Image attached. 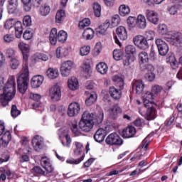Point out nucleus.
Listing matches in <instances>:
<instances>
[{
	"label": "nucleus",
	"mask_w": 182,
	"mask_h": 182,
	"mask_svg": "<svg viewBox=\"0 0 182 182\" xmlns=\"http://www.w3.org/2000/svg\"><path fill=\"white\" fill-rule=\"evenodd\" d=\"M134 134H136V128L133 126H130L123 129L122 136L124 139H130V137H133Z\"/></svg>",
	"instance_id": "18"
},
{
	"label": "nucleus",
	"mask_w": 182,
	"mask_h": 182,
	"mask_svg": "<svg viewBox=\"0 0 182 182\" xmlns=\"http://www.w3.org/2000/svg\"><path fill=\"white\" fill-rule=\"evenodd\" d=\"M163 90V87L160 85H154L151 87V92L153 93L154 96L156 97Z\"/></svg>",
	"instance_id": "51"
},
{
	"label": "nucleus",
	"mask_w": 182,
	"mask_h": 182,
	"mask_svg": "<svg viewBox=\"0 0 182 182\" xmlns=\"http://www.w3.org/2000/svg\"><path fill=\"white\" fill-rule=\"evenodd\" d=\"M42 83H43V76L42 75H35L31 80V85L33 89L40 87Z\"/></svg>",
	"instance_id": "17"
},
{
	"label": "nucleus",
	"mask_w": 182,
	"mask_h": 182,
	"mask_svg": "<svg viewBox=\"0 0 182 182\" xmlns=\"http://www.w3.org/2000/svg\"><path fill=\"white\" fill-rule=\"evenodd\" d=\"M73 68V63L70 60L65 61L62 63L60 67V73L61 75L64 77H66L70 75L72 68Z\"/></svg>",
	"instance_id": "11"
},
{
	"label": "nucleus",
	"mask_w": 182,
	"mask_h": 182,
	"mask_svg": "<svg viewBox=\"0 0 182 182\" xmlns=\"http://www.w3.org/2000/svg\"><path fill=\"white\" fill-rule=\"evenodd\" d=\"M75 146L76 149L74 151V154L75 156H80V154H82L83 153V151L85 149L83 148V144H82L80 142H75Z\"/></svg>",
	"instance_id": "43"
},
{
	"label": "nucleus",
	"mask_w": 182,
	"mask_h": 182,
	"mask_svg": "<svg viewBox=\"0 0 182 182\" xmlns=\"http://www.w3.org/2000/svg\"><path fill=\"white\" fill-rule=\"evenodd\" d=\"M146 17L147 21L149 22H151V23H154V25H157L159 23V14L157 12L150 10V9H146Z\"/></svg>",
	"instance_id": "13"
},
{
	"label": "nucleus",
	"mask_w": 182,
	"mask_h": 182,
	"mask_svg": "<svg viewBox=\"0 0 182 182\" xmlns=\"http://www.w3.org/2000/svg\"><path fill=\"white\" fill-rule=\"evenodd\" d=\"M113 58L115 60H122L123 59V51L122 50H114Z\"/></svg>",
	"instance_id": "47"
},
{
	"label": "nucleus",
	"mask_w": 182,
	"mask_h": 182,
	"mask_svg": "<svg viewBox=\"0 0 182 182\" xmlns=\"http://www.w3.org/2000/svg\"><path fill=\"white\" fill-rule=\"evenodd\" d=\"M136 25L139 29H146V26H147L146 17L141 14L138 15Z\"/></svg>",
	"instance_id": "21"
},
{
	"label": "nucleus",
	"mask_w": 182,
	"mask_h": 182,
	"mask_svg": "<svg viewBox=\"0 0 182 182\" xmlns=\"http://www.w3.org/2000/svg\"><path fill=\"white\" fill-rule=\"evenodd\" d=\"M113 82L119 87V89H123V87L124 86V81L123 80V78L119 75H115L112 78Z\"/></svg>",
	"instance_id": "35"
},
{
	"label": "nucleus",
	"mask_w": 182,
	"mask_h": 182,
	"mask_svg": "<svg viewBox=\"0 0 182 182\" xmlns=\"http://www.w3.org/2000/svg\"><path fill=\"white\" fill-rule=\"evenodd\" d=\"M116 33L121 41L127 39V31L124 26H119L116 29Z\"/></svg>",
	"instance_id": "24"
},
{
	"label": "nucleus",
	"mask_w": 182,
	"mask_h": 182,
	"mask_svg": "<svg viewBox=\"0 0 182 182\" xmlns=\"http://www.w3.org/2000/svg\"><path fill=\"white\" fill-rule=\"evenodd\" d=\"M43 138L39 135H36L32 139V145L36 151H39L43 147Z\"/></svg>",
	"instance_id": "15"
},
{
	"label": "nucleus",
	"mask_w": 182,
	"mask_h": 182,
	"mask_svg": "<svg viewBox=\"0 0 182 182\" xmlns=\"http://www.w3.org/2000/svg\"><path fill=\"white\" fill-rule=\"evenodd\" d=\"M139 63H141V68L144 67V63H147V62H149V54H147L146 51L139 53Z\"/></svg>",
	"instance_id": "27"
},
{
	"label": "nucleus",
	"mask_w": 182,
	"mask_h": 182,
	"mask_svg": "<svg viewBox=\"0 0 182 182\" xmlns=\"http://www.w3.org/2000/svg\"><path fill=\"white\" fill-rule=\"evenodd\" d=\"M16 25V21L14 18H9L4 23V29L9 31L11 28H14Z\"/></svg>",
	"instance_id": "37"
},
{
	"label": "nucleus",
	"mask_w": 182,
	"mask_h": 182,
	"mask_svg": "<svg viewBox=\"0 0 182 182\" xmlns=\"http://www.w3.org/2000/svg\"><path fill=\"white\" fill-rule=\"evenodd\" d=\"M133 41L134 46L139 48V49H147L149 48V43H147V40L143 36H136Z\"/></svg>",
	"instance_id": "10"
},
{
	"label": "nucleus",
	"mask_w": 182,
	"mask_h": 182,
	"mask_svg": "<svg viewBox=\"0 0 182 182\" xmlns=\"http://www.w3.org/2000/svg\"><path fill=\"white\" fill-rule=\"evenodd\" d=\"M119 12L121 16H126V15H129V14H130V7L127 5L122 4L119 6Z\"/></svg>",
	"instance_id": "31"
},
{
	"label": "nucleus",
	"mask_w": 182,
	"mask_h": 182,
	"mask_svg": "<svg viewBox=\"0 0 182 182\" xmlns=\"http://www.w3.org/2000/svg\"><path fill=\"white\" fill-rule=\"evenodd\" d=\"M11 132L9 131H6L2 136L0 144L3 146V147H6L8 144H9V142L11 141Z\"/></svg>",
	"instance_id": "22"
},
{
	"label": "nucleus",
	"mask_w": 182,
	"mask_h": 182,
	"mask_svg": "<svg viewBox=\"0 0 182 182\" xmlns=\"http://www.w3.org/2000/svg\"><path fill=\"white\" fill-rule=\"evenodd\" d=\"M36 163H39L44 168L45 171H43L41 167L39 166H35L33 168V171L36 173V174H39L40 176H46L47 174H49V173H52L53 171V166H52V164L49 161L47 160H38L36 161Z\"/></svg>",
	"instance_id": "5"
},
{
	"label": "nucleus",
	"mask_w": 182,
	"mask_h": 182,
	"mask_svg": "<svg viewBox=\"0 0 182 182\" xmlns=\"http://www.w3.org/2000/svg\"><path fill=\"white\" fill-rule=\"evenodd\" d=\"M122 112V109L119 105H115L112 106L109 110V114L110 119H116L117 117V114Z\"/></svg>",
	"instance_id": "23"
},
{
	"label": "nucleus",
	"mask_w": 182,
	"mask_h": 182,
	"mask_svg": "<svg viewBox=\"0 0 182 182\" xmlns=\"http://www.w3.org/2000/svg\"><path fill=\"white\" fill-rule=\"evenodd\" d=\"M49 96L54 102L60 100V97H62L60 87H59V85L52 87L49 90Z\"/></svg>",
	"instance_id": "12"
},
{
	"label": "nucleus",
	"mask_w": 182,
	"mask_h": 182,
	"mask_svg": "<svg viewBox=\"0 0 182 182\" xmlns=\"http://www.w3.org/2000/svg\"><path fill=\"white\" fill-rule=\"evenodd\" d=\"M155 98L154 95L150 91L146 92L143 96L144 106L147 108L146 120H154L156 119V109L153 107Z\"/></svg>",
	"instance_id": "3"
},
{
	"label": "nucleus",
	"mask_w": 182,
	"mask_h": 182,
	"mask_svg": "<svg viewBox=\"0 0 182 182\" xmlns=\"http://www.w3.org/2000/svg\"><path fill=\"white\" fill-rule=\"evenodd\" d=\"M23 24L24 26H31L32 25V19L31 16H25L23 18Z\"/></svg>",
	"instance_id": "56"
},
{
	"label": "nucleus",
	"mask_w": 182,
	"mask_h": 182,
	"mask_svg": "<svg viewBox=\"0 0 182 182\" xmlns=\"http://www.w3.org/2000/svg\"><path fill=\"white\" fill-rule=\"evenodd\" d=\"M6 55L9 59H14V58H15L16 51L14 48H9L6 50Z\"/></svg>",
	"instance_id": "59"
},
{
	"label": "nucleus",
	"mask_w": 182,
	"mask_h": 182,
	"mask_svg": "<svg viewBox=\"0 0 182 182\" xmlns=\"http://www.w3.org/2000/svg\"><path fill=\"white\" fill-rule=\"evenodd\" d=\"M90 53V46H85L82 47L80 50V56H87Z\"/></svg>",
	"instance_id": "50"
},
{
	"label": "nucleus",
	"mask_w": 182,
	"mask_h": 182,
	"mask_svg": "<svg viewBox=\"0 0 182 182\" xmlns=\"http://www.w3.org/2000/svg\"><path fill=\"white\" fill-rule=\"evenodd\" d=\"M93 11L95 16H97V18H100L102 16V6L100 4H99V3H94Z\"/></svg>",
	"instance_id": "38"
},
{
	"label": "nucleus",
	"mask_w": 182,
	"mask_h": 182,
	"mask_svg": "<svg viewBox=\"0 0 182 182\" xmlns=\"http://www.w3.org/2000/svg\"><path fill=\"white\" fill-rule=\"evenodd\" d=\"M107 144H110L111 146L117 145L122 146L123 144V139L116 133L110 134L105 140Z\"/></svg>",
	"instance_id": "9"
},
{
	"label": "nucleus",
	"mask_w": 182,
	"mask_h": 182,
	"mask_svg": "<svg viewBox=\"0 0 182 182\" xmlns=\"http://www.w3.org/2000/svg\"><path fill=\"white\" fill-rule=\"evenodd\" d=\"M50 43L53 46L56 45L58 42H65L68 39V33L65 31H60L58 33V30L55 28H52L50 33Z\"/></svg>",
	"instance_id": "6"
},
{
	"label": "nucleus",
	"mask_w": 182,
	"mask_h": 182,
	"mask_svg": "<svg viewBox=\"0 0 182 182\" xmlns=\"http://www.w3.org/2000/svg\"><path fill=\"white\" fill-rule=\"evenodd\" d=\"M166 41L172 45L182 44V33L178 32L172 33L171 36L166 38Z\"/></svg>",
	"instance_id": "14"
},
{
	"label": "nucleus",
	"mask_w": 182,
	"mask_h": 182,
	"mask_svg": "<svg viewBox=\"0 0 182 182\" xmlns=\"http://www.w3.org/2000/svg\"><path fill=\"white\" fill-rule=\"evenodd\" d=\"M66 16V14L65 13V10L60 9L57 11L55 15V22L56 23H61L65 17Z\"/></svg>",
	"instance_id": "29"
},
{
	"label": "nucleus",
	"mask_w": 182,
	"mask_h": 182,
	"mask_svg": "<svg viewBox=\"0 0 182 182\" xmlns=\"http://www.w3.org/2000/svg\"><path fill=\"white\" fill-rule=\"evenodd\" d=\"M71 132L75 136H80L82 134V129L77 127V124L73 123L71 125Z\"/></svg>",
	"instance_id": "46"
},
{
	"label": "nucleus",
	"mask_w": 182,
	"mask_h": 182,
	"mask_svg": "<svg viewBox=\"0 0 182 182\" xmlns=\"http://www.w3.org/2000/svg\"><path fill=\"white\" fill-rule=\"evenodd\" d=\"M127 22L130 28H133L135 25L136 18L133 16H129L127 18Z\"/></svg>",
	"instance_id": "62"
},
{
	"label": "nucleus",
	"mask_w": 182,
	"mask_h": 182,
	"mask_svg": "<svg viewBox=\"0 0 182 182\" xmlns=\"http://www.w3.org/2000/svg\"><path fill=\"white\" fill-rule=\"evenodd\" d=\"M144 77L148 82H153L156 77V75H154V73H146Z\"/></svg>",
	"instance_id": "60"
},
{
	"label": "nucleus",
	"mask_w": 182,
	"mask_h": 182,
	"mask_svg": "<svg viewBox=\"0 0 182 182\" xmlns=\"http://www.w3.org/2000/svg\"><path fill=\"white\" fill-rule=\"evenodd\" d=\"M16 38L21 39L22 36V32H23V28H22V23L21 21H17L14 26Z\"/></svg>",
	"instance_id": "26"
},
{
	"label": "nucleus",
	"mask_w": 182,
	"mask_h": 182,
	"mask_svg": "<svg viewBox=\"0 0 182 182\" xmlns=\"http://www.w3.org/2000/svg\"><path fill=\"white\" fill-rule=\"evenodd\" d=\"M145 68H142V70H146L147 73L154 72V66L151 64H147L144 65Z\"/></svg>",
	"instance_id": "64"
},
{
	"label": "nucleus",
	"mask_w": 182,
	"mask_h": 182,
	"mask_svg": "<svg viewBox=\"0 0 182 182\" xmlns=\"http://www.w3.org/2000/svg\"><path fill=\"white\" fill-rule=\"evenodd\" d=\"M4 41L6 43H11L15 41V37L12 34H6L4 36Z\"/></svg>",
	"instance_id": "57"
},
{
	"label": "nucleus",
	"mask_w": 182,
	"mask_h": 182,
	"mask_svg": "<svg viewBox=\"0 0 182 182\" xmlns=\"http://www.w3.org/2000/svg\"><path fill=\"white\" fill-rule=\"evenodd\" d=\"M94 36L95 31L91 28H87L82 33V38H84V39H86V41L93 39Z\"/></svg>",
	"instance_id": "28"
},
{
	"label": "nucleus",
	"mask_w": 182,
	"mask_h": 182,
	"mask_svg": "<svg viewBox=\"0 0 182 182\" xmlns=\"http://www.w3.org/2000/svg\"><path fill=\"white\" fill-rule=\"evenodd\" d=\"M11 114L12 117H18L21 114V111L18 109L16 105L11 106Z\"/></svg>",
	"instance_id": "54"
},
{
	"label": "nucleus",
	"mask_w": 182,
	"mask_h": 182,
	"mask_svg": "<svg viewBox=\"0 0 182 182\" xmlns=\"http://www.w3.org/2000/svg\"><path fill=\"white\" fill-rule=\"evenodd\" d=\"M16 86L15 77H9L4 88L3 94L0 95V103L2 106H8L9 102L15 97Z\"/></svg>",
	"instance_id": "2"
},
{
	"label": "nucleus",
	"mask_w": 182,
	"mask_h": 182,
	"mask_svg": "<svg viewBox=\"0 0 182 182\" xmlns=\"http://www.w3.org/2000/svg\"><path fill=\"white\" fill-rule=\"evenodd\" d=\"M132 90H135L137 95L143 93L144 90V82L142 80H135L132 82Z\"/></svg>",
	"instance_id": "16"
},
{
	"label": "nucleus",
	"mask_w": 182,
	"mask_h": 182,
	"mask_svg": "<svg viewBox=\"0 0 182 182\" xmlns=\"http://www.w3.org/2000/svg\"><path fill=\"white\" fill-rule=\"evenodd\" d=\"M29 84V67L28 64H24L22 68L21 74L17 78V87L18 92L22 95L28 90V85Z\"/></svg>",
	"instance_id": "4"
},
{
	"label": "nucleus",
	"mask_w": 182,
	"mask_h": 182,
	"mask_svg": "<svg viewBox=\"0 0 182 182\" xmlns=\"http://www.w3.org/2000/svg\"><path fill=\"white\" fill-rule=\"evenodd\" d=\"M33 36V33H32V30L31 29L26 30L23 34V38L26 41H29L32 39Z\"/></svg>",
	"instance_id": "53"
},
{
	"label": "nucleus",
	"mask_w": 182,
	"mask_h": 182,
	"mask_svg": "<svg viewBox=\"0 0 182 182\" xmlns=\"http://www.w3.org/2000/svg\"><path fill=\"white\" fill-rule=\"evenodd\" d=\"M159 31L161 35H165V33H167V26L165 24L159 25Z\"/></svg>",
	"instance_id": "63"
},
{
	"label": "nucleus",
	"mask_w": 182,
	"mask_h": 182,
	"mask_svg": "<svg viewBox=\"0 0 182 182\" xmlns=\"http://www.w3.org/2000/svg\"><path fill=\"white\" fill-rule=\"evenodd\" d=\"M100 52H102V44L100 43H97L93 51L94 56H97Z\"/></svg>",
	"instance_id": "58"
},
{
	"label": "nucleus",
	"mask_w": 182,
	"mask_h": 182,
	"mask_svg": "<svg viewBox=\"0 0 182 182\" xmlns=\"http://www.w3.org/2000/svg\"><path fill=\"white\" fill-rule=\"evenodd\" d=\"M109 26L110 23L109 21H105L104 23L99 26V28L97 29V32L101 35H105V33H106V31L109 29Z\"/></svg>",
	"instance_id": "30"
},
{
	"label": "nucleus",
	"mask_w": 182,
	"mask_h": 182,
	"mask_svg": "<svg viewBox=\"0 0 182 182\" xmlns=\"http://www.w3.org/2000/svg\"><path fill=\"white\" fill-rule=\"evenodd\" d=\"M68 86L70 90H77L79 89V81L76 77H71L68 80Z\"/></svg>",
	"instance_id": "20"
},
{
	"label": "nucleus",
	"mask_w": 182,
	"mask_h": 182,
	"mask_svg": "<svg viewBox=\"0 0 182 182\" xmlns=\"http://www.w3.org/2000/svg\"><path fill=\"white\" fill-rule=\"evenodd\" d=\"M126 55L128 56H134L136 55V47L132 45H129L125 48Z\"/></svg>",
	"instance_id": "42"
},
{
	"label": "nucleus",
	"mask_w": 182,
	"mask_h": 182,
	"mask_svg": "<svg viewBox=\"0 0 182 182\" xmlns=\"http://www.w3.org/2000/svg\"><path fill=\"white\" fill-rule=\"evenodd\" d=\"M20 63L17 58H11L10 60V66L11 69H18V67L19 66Z\"/></svg>",
	"instance_id": "52"
},
{
	"label": "nucleus",
	"mask_w": 182,
	"mask_h": 182,
	"mask_svg": "<svg viewBox=\"0 0 182 182\" xmlns=\"http://www.w3.org/2000/svg\"><path fill=\"white\" fill-rule=\"evenodd\" d=\"M40 14L42 16H46L50 13V7L48 5H44L40 7Z\"/></svg>",
	"instance_id": "44"
},
{
	"label": "nucleus",
	"mask_w": 182,
	"mask_h": 182,
	"mask_svg": "<svg viewBox=\"0 0 182 182\" xmlns=\"http://www.w3.org/2000/svg\"><path fill=\"white\" fill-rule=\"evenodd\" d=\"M18 46L22 53H29V45H28L23 42H20L18 43Z\"/></svg>",
	"instance_id": "48"
},
{
	"label": "nucleus",
	"mask_w": 182,
	"mask_h": 182,
	"mask_svg": "<svg viewBox=\"0 0 182 182\" xmlns=\"http://www.w3.org/2000/svg\"><path fill=\"white\" fill-rule=\"evenodd\" d=\"M105 113L103 110H100L96 114L89 111H85L82 113L81 119L78 123V126L82 132L89 133L92 132L93 126H99L103 122Z\"/></svg>",
	"instance_id": "1"
},
{
	"label": "nucleus",
	"mask_w": 182,
	"mask_h": 182,
	"mask_svg": "<svg viewBox=\"0 0 182 182\" xmlns=\"http://www.w3.org/2000/svg\"><path fill=\"white\" fill-rule=\"evenodd\" d=\"M90 25V19L84 18L82 21L79 23V28L80 29H83V28H86V26H89Z\"/></svg>",
	"instance_id": "55"
},
{
	"label": "nucleus",
	"mask_w": 182,
	"mask_h": 182,
	"mask_svg": "<svg viewBox=\"0 0 182 182\" xmlns=\"http://www.w3.org/2000/svg\"><path fill=\"white\" fill-rule=\"evenodd\" d=\"M82 73L85 77H89L92 74V68L88 63H84L82 65Z\"/></svg>",
	"instance_id": "36"
},
{
	"label": "nucleus",
	"mask_w": 182,
	"mask_h": 182,
	"mask_svg": "<svg viewBox=\"0 0 182 182\" xmlns=\"http://www.w3.org/2000/svg\"><path fill=\"white\" fill-rule=\"evenodd\" d=\"M145 35L148 41H153V39H154V36H156V33L153 31H148L146 32Z\"/></svg>",
	"instance_id": "61"
},
{
	"label": "nucleus",
	"mask_w": 182,
	"mask_h": 182,
	"mask_svg": "<svg viewBox=\"0 0 182 182\" xmlns=\"http://www.w3.org/2000/svg\"><path fill=\"white\" fill-rule=\"evenodd\" d=\"M134 62V55H125L123 59L124 66H130Z\"/></svg>",
	"instance_id": "40"
},
{
	"label": "nucleus",
	"mask_w": 182,
	"mask_h": 182,
	"mask_svg": "<svg viewBox=\"0 0 182 182\" xmlns=\"http://www.w3.org/2000/svg\"><path fill=\"white\" fill-rule=\"evenodd\" d=\"M97 100V96L96 95V94H90V97L85 100V105H87V106H92V105H93V103H95Z\"/></svg>",
	"instance_id": "45"
},
{
	"label": "nucleus",
	"mask_w": 182,
	"mask_h": 182,
	"mask_svg": "<svg viewBox=\"0 0 182 182\" xmlns=\"http://www.w3.org/2000/svg\"><path fill=\"white\" fill-rule=\"evenodd\" d=\"M80 112V104L77 102H71L68 105L67 114L69 117H75Z\"/></svg>",
	"instance_id": "7"
},
{
	"label": "nucleus",
	"mask_w": 182,
	"mask_h": 182,
	"mask_svg": "<svg viewBox=\"0 0 182 182\" xmlns=\"http://www.w3.org/2000/svg\"><path fill=\"white\" fill-rule=\"evenodd\" d=\"M155 43L161 56H166L167 53H168V45H167V43H165L161 38L156 39Z\"/></svg>",
	"instance_id": "8"
},
{
	"label": "nucleus",
	"mask_w": 182,
	"mask_h": 182,
	"mask_svg": "<svg viewBox=\"0 0 182 182\" xmlns=\"http://www.w3.org/2000/svg\"><path fill=\"white\" fill-rule=\"evenodd\" d=\"M66 55H68V50L66 49V48L58 47L56 49L57 58H64V56H66Z\"/></svg>",
	"instance_id": "39"
},
{
	"label": "nucleus",
	"mask_w": 182,
	"mask_h": 182,
	"mask_svg": "<svg viewBox=\"0 0 182 182\" xmlns=\"http://www.w3.org/2000/svg\"><path fill=\"white\" fill-rule=\"evenodd\" d=\"M109 95L114 100H119L122 97V91L114 87H111L109 88Z\"/></svg>",
	"instance_id": "25"
},
{
	"label": "nucleus",
	"mask_w": 182,
	"mask_h": 182,
	"mask_svg": "<svg viewBox=\"0 0 182 182\" xmlns=\"http://www.w3.org/2000/svg\"><path fill=\"white\" fill-rule=\"evenodd\" d=\"M96 69L101 75H105L107 73V65L105 63H100L97 65Z\"/></svg>",
	"instance_id": "34"
},
{
	"label": "nucleus",
	"mask_w": 182,
	"mask_h": 182,
	"mask_svg": "<svg viewBox=\"0 0 182 182\" xmlns=\"http://www.w3.org/2000/svg\"><path fill=\"white\" fill-rule=\"evenodd\" d=\"M106 137V131L102 128H100L94 134V139L97 143H102V141H105V138Z\"/></svg>",
	"instance_id": "19"
},
{
	"label": "nucleus",
	"mask_w": 182,
	"mask_h": 182,
	"mask_svg": "<svg viewBox=\"0 0 182 182\" xmlns=\"http://www.w3.org/2000/svg\"><path fill=\"white\" fill-rule=\"evenodd\" d=\"M31 0H21V2L23 4V10L26 12H29L32 9V3Z\"/></svg>",
	"instance_id": "49"
},
{
	"label": "nucleus",
	"mask_w": 182,
	"mask_h": 182,
	"mask_svg": "<svg viewBox=\"0 0 182 182\" xmlns=\"http://www.w3.org/2000/svg\"><path fill=\"white\" fill-rule=\"evenodd\" d=\"M46 73L49 79H56L59 76L58 70L53 68H48Z\"/></svg>",
	"instance_id": "33"
},
{
	"label": "nucleus",
	"mask_w": 182,
	"mask_h": 182,
	"mask_svg": "<svg viewBox=\"0 0 182 182\" xmlns=\"http://www.w3.org/2000/svg\"><path fill=\"white\" fill-rule=\"evenodd\" d=\"M167 62L170 63L171 66H172L173 69H176L178 66V63L177 60H176V57H174V54H171L169 56L166 58Z\"/></svg>",
	"instance_id": "32"
},
{
	"label": "nucleus",
	"mask_w": 182,
	"mask_h": 182,
	"mask_svg": "<svg viewBox=\"0 0 182 182\" xmlns=\"http://www.w3.org/2000/svg\"><path fill=\"white\" fill-rule=\"evenodd\" d=\"M6 176H12V172L9 170H5L3 168L0 169V181H5L6 180Z\"/></svg>",
	"instance_id": "41"
}]
</instances>
